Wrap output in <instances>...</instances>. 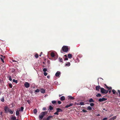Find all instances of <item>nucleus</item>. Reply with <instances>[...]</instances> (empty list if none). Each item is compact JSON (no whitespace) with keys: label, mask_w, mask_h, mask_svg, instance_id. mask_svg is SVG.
Returning a JSON list of instances; mask_svg holds the SVG:
<instances>
[{"label":"nucleus","mask_w":120,"mask_h":120,"mask_svg":"<svg viewBox=\"0 0 120 120\" xmlns=\"http://www.w3.org/2000/svg\"><path fill=\"white\" fill-rule=\"evenodd\" d=\"M9 80L10 81H12V79H11V76H9Z\"/></svg>","instance_id":"nucleus-40"},{"label":"nucleus","mask_w":120,"mask_h":120,"mask_svg":"<svg viewBox=\"0 0 120 120\" xmlns=\"http://www.w3.org/2000/svg\"><path fill=\"white\" fill-rule=\"evenodd\" d=\"M56 111H57L58 112H62V110L60 109L59 108H57L56 109Z\"/></svg>","instance_id":"nucleus-15"},{"label":"nucleus","mask_w":120,"mask_h":120,"mask_svg":"<svg viewBox=\"0 0 120 120\" xmlns=\"http://www.w3.org/2000/svg\"><path fill=\"white\" fill-rule=\"evenodd\" d=\"M52 102L53 104H55L56 102V101H52Z\"/></svg>","instance_id":"nucleus-37"},{"label":"nucleus","mask_w":120,"mask_h":120,"mask_svg":"<svg viewBox=\"0 0 120 120\" xmlns=\"http://www.w3.org/2000/svg\"><path fill=\"white\" fill-rule=\"evenodd\" d=\"M64 56H65V57H67V55H64Z\"/></svg>","instance_id":"nucleus-56"},{"label":"nucleus","mask_w":120,"mask_h":120,"mask_svg":"<svg viewBox=\"0 0 120 120\" xmlns=\"http://www.w3.org/2000/svg\"><path fill=\"white\" fill-rule=\"evenodd\" d=\"M109 93H110L111 92V90H110L109 91Z\"/></svg>","instance_id":"nucleus-52"},{"label":"nucleus","mask_w":120,"mask_h":120,"mask_svg":"<svg viewBox=\"0 0 120 120\" xmlns=\"http://www.w3.org/2000/svg\"><path fill=\"white\" fill-rule=\"evenodd\" d=\"M58 112H59L57 111L56 112L54 113V114L58 115L59 114Z\"/></svg>","instance_id":"nucleus-35"},{"label":"nucleus","mask_w":120,"mask_h":120,"mask_svg":"<svg viewBox=\"0 0 120 120\" xmlns=\"http://www.w3.org/2000/svg\"><path fill=\"white\" fill-rule=\"evenodd\" d=\"M106 87L107 88V89H112V87H108L107 86H106Z\"/></svg>","instance_id":"nucleus-45"},{"label":"nucleus","mask_w":120,"mask_h":120,"mask_svg":"<svg viewBox=\"0 0 120 120\" xmlns=\"http://www.w3.org/2000/svg\"><path fill=\"white\" fill-rule=\"evenodd\" d=\"M19 111H21V112H22L23 111V110L24 109V108L23 107H21L20 108V109L19 108Z\"/></svg>","instance_id":"nucleus-17"},{"label":"nucleus","mask_w":120,"mask_h":120,"mask_svg":"<svg viewBox=\"0 0 120 120\" xmlns=\"http://www.w3.org/2000/svg\"><path fill=\"white\" fill-rule=\"evenodd\" d=\"M118 92L119 93V94L120 96V90H118Z\"/></svg>","instance_id":"nucleus-50"},{"label":"nucleus","mask_w":120,"mask_h":120,"mask_svg":"<svg viewBox=\"0 0 120 120\" xmlns=\"http://www.w3.org/2000/svg\"><path fill=\"white\" fill-rule=\"evenodd\" d=\"M82 111L84 112H87V111H86L84 109L82 110Z\"/></svg>","instance_id":"nucleus-42"},{"label":"nucleus","mask_w":120,"mask_h":120,"mask_svg":"<svg viewBox=\"0 0 120 120\" xmlns=\"http://www.w3.org/2000/svg\"><path fill=\"white\" fill-rule=\"evenodd\" d=\"M14 111L11 110L10 109H9L8 110V112L11 114H13V113Z\"/></svg>","instance_id":"nucleus-19"},{"label":"nucleus","mask_w":120,"mask_h":120,"mask_svg":"<svg viewBox=\"0 0 120 120\" xmlns=\"http://www.w3.org/2000/svg\"><path fill=\"white\" fill-rule=\"evenodd\" d=\"M107 118H105L103 119L102 120H107Z\"/></svg>","instance_id":"nucleus-44"},{"label":"nucleus","mask_w":120,"mask_h":120,"mask_svg":"<svg viewBox=\"0 0 120 120\" xmlns=\"http://www.w3.org/2000/svg\"><path fill=\"white\" fill-rule=\"evenodd\" d=\"M40 91V90L39 89H37L35 91V92L37 93L39 92Z\"/></svg>","instance_id":"nucleus-36"},{"label":"nucleus","mask_w":120,"mask_h":120,"mask_svg":"<svg viewBox=\"0 0 120 120\" xmlns=\"http://www.w3.org/2000/svg\"><path fill=\"white\" fill-rule=\"evenodd\" d=\"M68 60V59L67 57L66 58H64V60Z\"/></svg>","instance_id":"nucleus-46"},{"label":"nucleus","mask_w":120,"mask_h":120,"mask_svg":"<svg viewBox=\"0 0 120 120\" xmlns=\"http://www.w3.org/2000/svg\"><path fill=\"white\" fill-rule=\"evenodd\" d=\"M19 111H20L19 110V109H17V111H16V116H18L19 115Z\"/></svg>","instance_id":"nucleus-8"},{"label":"nucleus","mask_w":120,"mask_h":120,"mask_svg":"<svg viewBox=\"0 0 120 120\" xmlns=\"http://www.w3.org/2000/svg\"><path fill=\"white\" fill-rule=\"evenodd\" d=\"M24 86L28 88L30 86V84L28 82H26L24 84Z\"/></svg>","instance_id":"nucleus-4"},{"label":"nucleus","mask_w":120,"mask_h":120,"mask_svg":"<svg viewBox=\"0 0 120 120\" xmlns=\"http://www.w3.org/2000/svg\"><path fill=\"white\" fill-rule=\"evenodd\" d=\"M1 57H0V58L1 60H3L4 59V58H5V57L4 56H3V55L1 56Z\"/></svg>","instance_id":"nucleus-23"},{"label":"nucleus","mask_w":120,"mask_h":120,"mask_svg":"<svg viewBox=\"0 0 120 120\" xmlns=\"http://www.w3.org/2000/svg\"><path fill=\"white\" fill-rule=\"evenodd\" d=\"M18 120V119H17V120Z\"/></svg>","instance_id":"nucleus-64"},{"label":"nucleus","mask_w":120,"mask_h":120,"mask_svg":"<svg viewBox=\"0 0 120 120\" xmlns=\"http://www.w3.org/2000/svg\"><path fill=\"white\" fill-rule=\"evenodd\" d=\"M47 77L49 79L50 78V76L49 75H48L47 76Z\"/></svg>","instance_id":"nucleus-51"},{"label":"nucleus","mask_w":120,"mask_h":120,"mask_svg":"<svg viewBox=\"0 0 120 120\" xmlns=\"http://www.w3.org/2000/svg\"><path fill=\"white\" fill-rule=\"evenodd\" d=\"M100 88V86H97L96 87V89L97 90L99 91Z\"/></svg>","instance_id":"nucleus-13"},{"label":"nucleus","mask_w":120,"mask_h":120,"mask_svg":"<svg viewBox=\"0 0 120 120\" xmlns=\"http://www.w3.org/2000/svg\"><path fill=\"white\" fill-rule=\"evenodd\" d=\"M13 61H14V62H16V61L14 60Z\"/></svg>","instance_id":"nucleus-62"},{"label":"nucleus","mask_w":120,"mask_h":120,"mask_svg":"<svg viewBox=\"0 0 120 120\" xmlns=\"http://www.w3.org/2000/svg\"><path fill=\"white\" fill-rule=\"evenodd\" d=\"M90 105L91 106H93L94 105V104L93 103H90Z\"/></svg>","instance_id":"nucleus-39"},{"label":"nucleus","mask_w":120,"mask_h":120,"mask_svg":"<svg viewBox=\"0 0 120 120\" xmlns=\"http://www.w3.org/2000/svg\"><path fill=\"white\" fill-rule=\"evenodd\" d=\"M46 112H41L40 115L39 116V119L41 120L42 119L45 115Z\"/></svg>","instance_id":"nucleus-1"},{"label":"nucleus","mask_w":120,"mask_h":120,"mask_svg":"<svg viewBox=\"0 0 120 120\" xmlns=\"http://www.w3.org/2000/svg\"><path fill=\"white\" fill-rule=\"evenodd\" d=\"M38 54H36L35 55V57L37 58H38Z\"/></svg>","instance_id":"nucleus-38"},{"label":"nucleus","mask_w":120,"mask_h":120,"mask_svg":"<svg viewBox=\"0 0 120 120\" xmlns=\"http://www.w3.org/2000/svg\"><path fill=\"white\" fill-rule=\"evenodd\" d=\"M68 99H72L73 100L74 99V98L73 97H72L71 96H68Z\"/></svg>","instance_id":"nucleus-9"},{"label":"nucleus","mask_w":120,"mask_h":120,"mask_svg":"<svg viewBox=\"0 0 120 120\" xmlns=\"http://www.w3.org/2000/svg\"><path fill=\"white\" fill-rule=\"evenodd\" d=\"M1 101L2 102H3L4 101V98H3L1 99Z\"/></svg>","instance_id":"nucleus-47"},{"label":"nucleus","mask_w":120,"mask_h":120,"mask_svg":"<svg viewBox=\"0 0 120 120\" xmlns=\"http://www.w3.org/2000/svg\"><path fill=\"white\" fill-rule=\"evenodd\" d=\"M1 61L3 63L4 62V60H2Z\"/></svg>","instance_id":"nucleus-53"},{"label":"nucleus","mask_w":120,"mask_h":120,"mask_svg":"<svg viewBox=\"0 0 120 120\" xmlns=\"http://www.w3.org/2000/svg\"><path fill=\"white\" fill-rule=\"evenodd\" d=\"M47 70V69L46 68H44L43 69V71L44 72H45Z\"/></svg>","instance_id":"nucleus-31"},{"label":"nucleus","mask_w":120,"mask_h":120,"mask_svg":"<svg viewBox=\"0 0 120 120\" xmlns=\"http://www.w3.org/2000/svg\"><path fill=\"white\" fill-rule=\"evenodd\" d=\"M9 109L7 106H5L4 107V110L6 113H7L8 112Z\"/></svg>","instance_id":"nucleus-6"},{"label":"nucleus","mask_w":120,"mask_h":120,"mask_svg":"<svg viewBox=\"0 0 120 120\" xmlns=\"http://www.w3.org/2000/svg\"><path fill=\"white\" fill-rule=\"evenodd\" d=\"M87 109L89 110L90 111L92 110V108L90 106H89L87 107Z\"/></svg>","instance_id":"nucleus-20"},{"label":"nucleus","mask_w":120,"mask_h":120,"mask_svg":"<svg viewBox=\"0 0 120 120\" xmlns=\"http://www.w3.org/2000/svg\"><path fill=\"white\" fill-rule=\"evenodd\" d=\"M109 120H112V119H111V118Z\"/></svg>","instance_id":"nucleus-57"},{"label":"nucleus","mask_w":120,"mask_h":120,"mask_svg":"<svg viewBox=\"0 0 120 120\" xmlns=\"http://www.w3.org/2000/svg\"><path fill=\"white\" fill-rule=\"evenodd\" d=\"M42 52H41V53H40L41 54V55L42 54Z\"/></svg>","instance_id":"nucleus-58"},{"label":"nucleus","mask_w":120,"mask_h":120,"mask_svg":"<svg viewBox=\"0 0 120 120\" xmlns=\"http://www.w3.org/2000/svg\"><path fill=\"white\" fill-rule=\"evenodd\" d=\"M63 51L64 52H67L68 51V47L67 46H64L62 48Z\"/></svg>","instance_id":"nucleus-2"},{"label":"nucleus","mask_w":120,"mask_h":120,"mask_svg":"<svg viewBox=\"0 0 120 120\" xmlns=\"http://www.w3.org/2000/svg\"><path fill=\"white\" fill-rule=\"evenodd\" d=\"M61 53H63V52L62 51H61Z\"/></svg>","instance_id":"nucleus-55"},{"label":"nucleus","mask_w":120,"mask_h":120,"mask_svg":"<svg viewBox=\"0 0 120 120\" xmlns=\"http://www.w3.org/2000/svg\"><path fill=\"white\" fill-rule=\"evenodd\" d=\"M37 112V109H34V112L35 114H36Z\"/></svg>","instance_id":"nucleus-26"},{"label":"nucleus","mask_w":120,"mask_h":120,"mask_svg":"<svg viewBox=\"0 0 120 120\" xmlns=\"http://www.w3.org/2000/svg\"><path fill=\"white\" fill-rule=\"evenodd\" d=\"M59 61L60 62H62L63 61V59L61 58H59Z\"/></svg>","instance_id":"nucleus-29"},{"label":"nucleus","mask_w":120,"mask_h":120,"mask_svg":"<svg viewBox=\"0 0 120 120\" xmlns=\"http://www.w3.org/2000/svg\"><path fill=\"white\" fill-rule=\"evenodd\" d=\"M116 116H115L111 118V119H112V120H114L116 118Z\"/></svg>","instance_id":"nucleus-25"},{"label":"nucleus","mask_w":120,"mask_h":120,"mask_svg":"<svg viewBox=\"0 0 120 120\" xmlns=\"http://www.w3.org/2000/svg\"><path fill=\"white\" fill-rule=\"evenodd\" d=\"M16 117L15 116H12L11 117L10 120H16Z\"/></svg>","instance_id":"nucleus-11"},{"label":"nucleus","mask_w":120,"mask_h":120,"mask_svg":"<svg viewBox=\"0 0 120 120\" xmlns=\"http://www.w3.org/2000/svg\"><path fill=\"white\" fill-rule=\"evenodd\" d=\"M73 105V104H72V103L70 104L69 105H66L65 106V108H68V107H69L70 106H72Z\"/></svg>","instance_id":"nucleus-10"},{"label":"nucleus","mask_w":120,"mask_h":120,"mask_svg":"<svg viewBox=\"0 0 120 120\" xmlns=\"http://www.w3.org/2000/svg\"><path fill=\"white\" fill-rule=\"evenodd\" d=\"M2 112H1V113H0V114L1 115L2 114Z\"/></svg>","instance_id":"nucleus-60"},{"label":"nucleus","mask_w":120,"mask_h":120,"mask_svg":"<svg viewBox=\"0 0 120 120\" xmlns=\"http://www.w3.org/2000/svg\"><path fill=\"white\" fill-rule=\"evenodd\" d=\"M80 105H84V103L83 102H81L80 103Z\"/></svg>","instance_id":"nucleus-34"},{"label":"nucleus","mask_w":120,"mask_h":120,"mask_svg":"<svg viewBox=\"0 0 120 120\" xmlns=\"http://www.w3.org/2000/svg\"><path fill=\"white\" fill-rule=\"evenodd\" d=\"M89 101L90 102H94V101L93 100V99H92L90 98L89 99Z\"/></svg>","instance_id":"nucleus-24"},{"label":"nucleus","mask_w":120,"mask_h":120,"mask_svg":"<svg viewBox=\"0 0 120 120\" xmlns=\"http://www.w3.org/2000/svg\"><path fill=\"white\" fill-rule=\"evenodd\" d=\"M41 92L42 93H44L45 92V90L43 89H41L40 90Z\"/></svg>","instance_id":"nucleus-12"},{"label":"nucleus","mask_w":120,"mask_h":120,"mask_svg":"<svg viewBox=\"0 0 120 120\" xmlns=\"http://www.w3.org/2000/svg\"><path fill=\"white\" fill-rule=\"evenodd\" d=\"M9 86L11 88H12V85L11 84L9 83Z\"/></svg>","instance_id":"nucleus-27"},{"label":"nucleus","mask_w":120,"mask_h":120,"mask_svg":"<svg viewBox=\"0 0 120 120\" xmlns=\"http://www.w3.org/2000/svg\"><path fill=\"white\" fill-rule=\"evenodd\" d=\"M13 81L14 82H15L16 83H17V80H16L15 79H13Z\"/></svg>","instance_id":"nucleus-28"},{"label":"nucleus","mask_w":120,"mask_h":120,"mask_svg":"<svg viewBox=\"0 0 120 120\" xmlns=\"http://www.w3.org/2000/svg\"><path fill=\"white\" fill-rule=\"evenodd\" d=\"M51 55V56L52 57H54L55 56L54 53L53 52H52Z\"/></svg>","instance_id":"nucleus-22"},{"label":"nucleus","mask_w":120,"mask_h":120,"mask_svg":"<svg viewBox=\"0 0 120 120\" xmlns=\"http://www.w3.org/2000/svg\"><path fill=\"white\" fill-rule=\"evenodd\" d=\"M41 54H40V55H39V56H41Z\"/></svg>","instance_id":"nucleus-59"},{"label":"nucleus","mask_w":120,"mask_h":120,"mask_svg":"<svg viewBox=\"0 0 120 120\" xmlns=\"http://www.w3.org/2000/svg\"><path fill=\"white\" fill-rule=\"evenodd\" d=\"M76 104L77 105H80V103H76Z\"/></svg>","instance_id":"nucleus-49"},{"label":"nucleus","mask_w":120,"mask_h":120,"mask_svg":"<svg viewBox=\"0 0 120 120\" xmlns=\"http://www.w3.org/2000/svg\"><path fill=\"white\" fill-rule=\"evenodd\" d=\"M97 116H100V114H98L97 115Z\"/></svg>","instance_id":"nucleus-54"},{"label":"nucleus","mask_w":120,"mask_h":120,"mask_svg":"<svg viewBox=\"0 0 120 120\" xmlns=\"http://www.w3.org/2000/svg\"><path fill=\"white\" fill-rule=\"evenodd\" d=\"M60 74L61 73L60 71H58L55 74V75L56 77H59Z\"/></svg>","instance_id":"nucleus-5"},{"label":"nucleus","mask_w":120,"mask_h":120,"mask_svg":"<svg viewBox=\"0 0 120 120\" xmlns=\"http://www.w3.org/2000/svg\"><path fill=\"white\" fill-rule=\"evenodd\" d=\"M112 116V115H111L110 116V117H111V116Z\"/></svg>","instance_id":"nucleus-63"},{"label":"nucleus","mask_w":120,"mask_h":120,"mask_svg":"<svg viewBox=\"0 0 120 120\" xmlns=\"http://www.w3.org/2000/svg\"><path fill=\"white\" fill-rule=\"evenodd\" d=\"M112 91L113 94H115L116 93V91L114 89L112 90Z\"/></svg>","instance_id":"nucleus-32"},{"label":"nucleus","mask_w":120,"mask_h":120,"mask_svg":"<svg viewBox=\"0 0 120 120\" xmlns=\"http://www.w3.org/2000/svg\"><path fill=\"white\" fill-rule=\"evenodd\" d=\"M96 96L97 97H100L101 96V95L100 94H98L96 95Z\"/></svg>","instance_id":"nucleus-30"},{"label":"nucleus","mask_w":120,"mask_h":120,"mask_svg":"<svg viewBox=\"0 0 120 120\" xmlns=\"http://www.w3.org/2000/svg\"><path fill=\"white\" fill-rule=\"evenodd\" d=\"M47 73H46V72H44V75L45 76H46L47 75Z\"/></svg>","instance_id":"nucleus-41"},{"label":"nucleus","mask_w":120,"mask_h":120,"mask_svg":"<svg viewBox=\"0 0 120 120\" xmlns=\"http://www.w3.org/2000/svg\"><path fill=\"white\" fill-rule=\"evenodd\" d=\"M58 103L59 104H60L61 103V102L60 101H58Z\"/></svg>","instance_id":"nucleus-43"},{"label":"nucleus","mask_w":120,"mask_h":120,"mask_svg":"<svg viewBox=\"0 0 120 120\" xmlns=\"http://www.w3.org/2000/svg\"><path fill=\"white\" fill-rule=\"evenodd\" d=\"M46 109V108L45 107H44L43 108V110H45Z\"/></svg>","instance_id":"nucleus-48"},{"label":"nucleus","mask_w":120,"mask_h":120,"mask_svg":"<svg viewBox=\"0 0 120 120\" xmlns=\"http://www.w3.org/2000/svg\"><path fill=\"white\" fill-rule=\"evenodd\" d=\"M68 56L69 58H71L72 57V56L71 54H69L68 55Z\"/></svg>","instance_id":"nucleus-16"},{"label":"nucleus","mask_w":120,"mask_h":120,"mask_svg":"<svg viewBox=\"0 0 120 120\" xmlns=\"http://www.w3.org/2000/svg\"><path fill=\"white\" fill-rule=\"evenodd\" d=\"M65 98L64 96H62L60 98V100L61 101H63L65 100Z\"/></svg>","instance_id":"nucleus-14"},{"label":"nucleus","mask_w":120,"mask_h":120,"mask_svg":"<svg viewBox=\"0 0 120 120\" xmlns=\"http://www.w3.org/2000/svg\"><path fill=\"white\" fill-rule=\"evenodd\" d=\"M61 96V95H59V96L60 97Z\"/></svg>","instance_id":"nucleus-61"},{"label":"nucleus","mask_w":120,"mask_h":120,"mask_svg":"<svg viewBox=\"0 0 120 120\" xmlns=\"http://www.w3.org/2000/svg\"><path fill=\"white\" fill-rule=\"evenodd\" d=\"M52 117V116H49L47 117L46 120H49Z\"/></svg>","instance_id":"nucleus-18"},{"label":"nucleus","mask_w":120,"mask_h":120,"mask_svg":"<svg viewBox=\"0 0 120 120\" xmlns=\"http://www.w3.org/2000/svg\"><path fill=\"white\" fill-rule=\"evenodd\" d=\"M49 109L50 110H52L53 109V107L51 106H50L49 107Z\"/></svg>","instance_id":"nucleus-33"},{"label":"nucleus","mask_w":120,"mask_h":120,"mask_svg":"<svg viewBox=\"0 0 120 120\" xmlns=\"http://www.w3.org/2000/svg\"><path fill=\"white\" fill-rule=\"evenodd\" d=\"M70 65V62H68L66 63L65 64V66L68 67Z\"/></svg>","instance_id":"nucleus-21"},{"label":"nucleus","mask_w":120,"mask_h":120,"mask_svg":"<svg viewBox=\"0 0 120 120\" xmlns=\"http://www.w3.org/2000/svg\"><path fill=\"white\" fill-rule=\"evenodd\" d=\"M107 100V99L105 98H100L99 99V101L100 102L104 101Z\"/></svg>","instance_id":"nucleus-7"},{"label":"nucleus","mask_w":120,"mask_h":120,"mask_svg":"<svg viewBox=\"0 0 120 120\" xmlns=\"http://www.w3.org/2000/svg\"><path fill=\"white\" fill-rule=\"evenodd\" d=\"M101 92L102 93L106 94L108 92V90H105L104 89L101 88L100 89Z\"/></svg>","instance_id":"nucleus-3"}]
</instances>
